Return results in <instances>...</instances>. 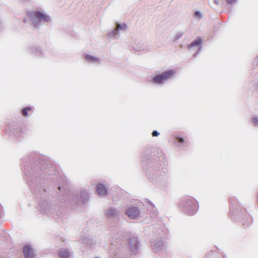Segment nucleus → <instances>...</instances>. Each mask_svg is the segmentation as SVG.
<instances>
[{
    "mask_svg": "<svg viewBox=\"0 0 258 258\" xmlns=\"http://www.w3.org/2000/svg\"><path fill=\"white\" fill-rule=\"evenodd\" d=\"M180 210L188 215L196 214L199 209L197 201L192 197H187L182 199L178 204Z\"/></svg>",
    "mask_w": 258,
    "mask_h": 258,
    "instance_id": "0eeeda50",
    "label": "nucleus"
},
{
    "mask_svg": "<svg viewBox=\"0 0 258 258\" xmlns=\"http://www.w3.org/2000/svg\"><path fill=\"white\" fill-rule=\"evenodd\" d=\"M143 207L142 202L136 200L134 203L127 206L124 211L128 218L132 220H139L142 218V210Z\"/></svg>",
    "mask_w": 258,
    "mask_h": 258,
    "instance_id": "6e6552de",
    "label": "nucleus"
},
{
    "mask_svg": "<svg viewBox=\"0 0 258 258\" xmlns=\"http://www.w3.org/2000/svg\"><path fill=\"white\" fill-rule=\"evenodd\" d=\"M251 121L255 126H258V116L255 115L253 116L251 119Z\"/></svg>",
    "mask_w": 258,
    "mask_h": 258,
    "instance_id": "4be33fe9",
    "label": "nucleus"
},
{
    "mask_svg": "<svg viewBox=\"0 0 258 258\" xmlns=\"http://www.w3.org/2000/svg\"><path fill=\"white\" fill-rule=\"evenodd\" d=\"M254 81H256V82H257V84H254V87L256 89H258V78H255V79H254Z\"/></svg>",
    "mask_w": 258,
    "mask_h": 258,
    "instance_id": "c85d7f7f",
    "label": "nucleus"
},
{
    "mask_svg": "<svg viewBox=\"0 0 258 258\" xmlns=\"http://www.w3.org/2000/svg\"><path fill=\"white\" fill-rule=\"evenodd\" d=\"M160 135L159 132L156 130H154L152 133V136L153 137H158Z\"/></svg>",
    "mask_w": 258,
    "mask_h": 258,
    "instance_id": "bb28decb",
    "label": "nucleus"
},
{
    "mask_svg": "<svg viewBox=\"0 0 258 258\" xmlns=\"http://www.w3.org/2000/svg\"><path fill=\"white\" fill-rule=\"evenodd\" d=\"M194 16L199 19H201L203 17V14L200 11H197L194 13Z\"/></svg>",
    "mask_w": 258,
    "mask_h": 258,
    "instance_id": "5701e85b",
    "label": "nucleus"
},
{
    "mask_svg": "<svg viewBox=\"0 0 258 258\" xmlns=\"http://www.w3.org/2000/svg\"><path fill=\"white\" fill-rule=\"evenodd\" d=\"M183 35V32H178L177 33L176 35L175 36V37L173 39L174 41H175L179 39H180Z\"/></svg>",
    "mask_w": 258,
    "mask_h": 258,
    "instance_id": "b1692460",
    "label": "nucleus"
},
{
    "mask_svg": "<svg viewBox=\"0 0 258 258\" xmlns=\"http://www.w3.org/2000/svg\"><path fill=\"white\" fill-rule=\"evenodd\" d=\"M254 79H253V80H252L251 82H250V85L251 86V87H252L253 89H256L254 87V84H257V82L256 81H254Z\"/></svg>",
    "mask_w": 258,
    "mask_h": 258,
    "instance_id": "cd10ccee",
    "label": "nucleus"
},
{
    "mask_svg": "<svg viewBox=\"0 0 258 258\" xmlns=\"http://www.w3.org/2000/svg\"><path fill=\"white\" fill-rule=\"evenodd\" d=\"M126 236L127 233L119 227L115 226L111 231L110 233V237L112 239L110 247V258H125L128 254L132 255L138 253L140 246L139 240L136 237H131L128 240V247L126 248L125 242L123 241Z\"/></svg>",
    "mask_w": 258,
    "mask_h": 258,
    "instance_id": "7ed1b4c3",
    "label": "nucleus"
},
{
    "mask_svg": "<svg viewBox=\"0 0 258 258\" xmlns=\"http://www.w3.org/2000/svg\"><path fill=\"white\" fill-rule=\"evenodd\" d=\"M81 240L87 248L92 249L95 246L96 240L91 235L84 234L81 236Z\"/></svg>",
    "mask_w": 258,
    "mask_h": 258,
    "instance_id": "ddd939ff",
    "label": "nucleus"
},
{
    "mask_svg": "<svg viewBox=\"0 0 258 258\" xmlns=\"http://www.w3.org/2000/svg\"><path fill=\"white\" fill-rule=\"evenodd\" d=\"M32 107L31 106H26L24 107L21 110V114L24 117L29 116L28 111L32 110Z\"/></svg>",
    "mask_w": 258,
    "mask_h": 258,
    "instance_id": "412c9836",
    "label": "nucleus"
},
{
    "mask_svg": "<svg viewBox=\"0 0 258 258\" xmlns=\"http://www.w3.org/2000/svg\"><path fill=\"white\" fill-rule=\"evenodd\" d=\"M126 29L127 25L125 23L121 24L117 22L115 24V27L108 33V36L109 38L117 39L119 37V31H125Z\"/></svg>",
    "mask_w": 258,
    "mask_h": 258,
    "instance_id": "f8f14e48",
    "label": "nucleus"
},
{
    "mask_svg": "<svg viewBox=\"0 0 258 258\" xmlns=\"http://www.w3.org/2000/svg\"><path fill=\"white\" fill-rule=\"evenodd\" d=\"M58 254L61 258H69L70 256V253L67 248H62L58 251Z\"/></svg>",
    "mask_w": 258,
    "mask_h": 258,
    "instance_id": "a211bd4d",
    "label": "nucleus"
},
{
    "mask_svg": "<svg viewBox=\"0 0 258 258\" xmlns=\"http://www.w3.org/2000/svg\"><path fill=\"white\" fill-rule=\"evenodd\" d=\"M145 235L150 237L151 246L155 253L163 252L165 249L168 229L161 222L145 228Z\"/></svg>",
    "mask_w": 258,
    "mask_h": 258,
    "instance_id": "20e7f679",
    "label": "nucleus"
},
{
    "mask_svg": "<svg viewBox=\"0 0 258 258\" xmlns=\"http://www.w3.org/2000/svg\"><path fill=\"white\" fill-rule=\"evenodd\" d=\"M252 64L254 67H257L258 66V55L253 60Z\"/></svg>",
    "mask_w": 258,
    "mask_h": 258,
    "instance_id": "393cba45",
    "label": "nucleus"
},
{
    "mask_svg": "<svg viewBox=\"0 0 258 258\" xmlns=\"http://www.w3.org/2000/svg\"><path fill=\"white\" fill-rule=\"evenodd\" d=\"M2 214V209L1 206H0V218L1 217Z\"/></svg>",
    "mask_w": 258,
    "mask_h": 258,
    "instance_id": "c756f323",
    "label": "nucleus"
},
{
    "mask_svg": "<svg viewBox=\"0 0 258 258\" xmlns=\"http://www.w3.org/2000/svg\"><path fill=\"white\" fill-rule=\"evenodd\" d=\"M237 1V0H226L227 4L229 5H233L235 3H236Z\"/></svg>",
    "mask_w": 258,
    "mask_h": 258,
    "instance_id": "a878e982",
    "label": "nucleus"
},
{
    "mask_svg": "<svg viewBox=\"0 0 258 258\" xmlns=\"http://www.w3.org/2000/svg\"><path fill=\"white\" fill-rule=\"evenodd\" d=\"M230 216L233 219H241L240 221L243 226H249L252 223V218L248 214L245 210L239 204L235 198L229 199Z\"/></svg>",
    "mask_w": 258,
    "mask_h": 258,
    "instance_id": "39448f33",
    "label": "nucleus"
},
{
    "mask_svg": "<svg viewBox=\"0 0 258 258\" xmlns=\"http://www.w3.org/2000/svg\"><path fill=\"white\" fill-rule=\"evenodd\" d=\"M96 191L99 196H106L108 193L107 187L104 183H99L96 186Z\"/></svg>",
    "mask_w": 258,
    "mask_h": 258,
    "instance_id": "dca6fc26",
    "label": "nucleus"
},
{
    "mask_svg": "<svg viewBox=\"0 0 258 258\" xmlns=\"http://www.w3.org/2000/svg\"><path fill=\"white\" fill-rule=\"evenodd\" d=\"M23 254L25 258H34L35 256L33 248L29 244L24 247Z\"/></svg>",
    "mask_w": 258,
    "mask_h": 258,
    "instance_id": "2eb2a0df",
    "label": "nucleus"
},
{
    "mask_svg": "<svg viewBox=\"0 0 258 258\" xmlns=\"http://www.w3.org/2000/svg\"><path fill=\"white\" fill-rule=\"evenodd\" d=\"M27 15L30 20V25L37 29L41 27L42 23L48 24L51 22L49 15L39 11L28 12Z\"/></svg>",
    "mask_w": 258,
    "mask_h": 258,
    "instance_id": "423d86ee",
    "label": "nucleus"
},
{
    "mask_svg": "<svg viewBox=\"0 0 258 258\" xmlns=\"http://www.w3.org/2000/svg\"><path fill=\"white\" fill-rule=\"evenodd\" d=\"M175 72L173 70H169L156 75L154 77L151 82L152 84L162 85L166 81L171 79L174 76Z\"/></svg>",
    "mask_w": 258,
    "mask_h": 258,
    "instance_id": "1a4fd4ad",
    "label": "nucleus"
},
{
    "mask_svg": "<svg viewBox=\"0 0 258 258\" xmlns=\"http://www.w3.org/2000/svg\"><path fill=\"white\" fill-rule=\"evenodd\" d=\"M175 140H176L178 146L180 147H185V144L186 143V142H185V140L182 137L176 135L174 136Z\"/></svg>",
    "mask_w": 258,
    "mask_h": 258,
    "instance_id": "6ab92c4d",
    "label": "nucleus"
},
{
    "mask_svg": "<svg viewBox=\"0 0 258 258\" xmlns=\"http://www.w3.org/2000/svg\"><path fill=\"white\" fill-rule=\"evenodd\" d=\"M119 211L114 207H110L104 211L105 217L109 220L118 221L119 219Z\"/></svg>",
    "mask_w": 258,
    "mask_h": 258,
    "instance_id": "9b49d317",
    "label": "nucleus"
},
{
    "mask_svg": "<svg viewBox=\"0 0 258 258\" xmlns=\"http://www.w3.org/2000/svg\"><path fill=\"white\" fill-rule=\"evenodd\" d=\"M143 168L155 186L163 189L170 184V173L165 165V154L161 150L146 147L141 154Z\"/></svg>",
    "mask_w": 258,
    "mask_h": 258,
    "instance_id": "f03ea898",
    "label": "nucleus"
},
{
    "mask_svg": "<svg viewBox=\"0 0 258 258\" xmlns=\"http://www.w3.org/2000/svg\"><path fill=\"white\" fill-rule=\"evenodd\" d=\"M214 3L216 5H218V4H219L218 1L217 0H214Z\"/></svg>",
    "mask_w": 258,
    "mask_h": 258,
    "instance_id": "7c9ffc66",
    "label": "nucleus"
},
{
    "mask_svg": "<svg viewBox=\"0 0 258 258\" xmlns=\"http://www.w3.org/2000/svg\"><path fill=\"white\" fill-rule=\"evenodd\" d=\"M23 171L30 189L38 200L39 210L42 215L54 217L56 205L59 203L71 206L79 204V194L83 203L89 199L86 189L81 190L80 192L71 190L67 195H61L63 188L59 183L60 178L55 166L39 155L24 161Z\"/></svg>",
    "mask_w": 258,
    "mask_h": 258,
    "instance_id": "f257e3e1",
    "label": "nucleus"
},
{
    "mask_svg": "<svg viewBox=\"0 0 258 258\" xmlns=\"http://www.w3.org/2000/svg\"><path fill=\"white\" fill-rule=\"evenodd\" d=\"M30 52L35 54L38 57L43 56L44 55L43 51L39 46H30L28 48Z\"/></svg>",
    "mask_w": 258,
    "mask_h": 258,
    "instance_id": "f3484780",
    "label": "nucleus"
},
{
    "mask_svg": "<svg viewBox=\"0 0 258 258\" xmlns=\"http://www.w3.org/2000/svg\"><path fill=\"white\" fill-rule=\"evenodd\" d=\"M24 22L25 23H26V20H25V19H24Z\"/></svg>",
    "mask_w": 258,
    "mask_h": 258,
    "instance_id": "473e14b6",
    "label": "nucleus"
},
{
    "mask_svg": "<svg viewBox=\"0 0 258 258\" xmlns=\"http://www.w3.org/2000/svg\"><path fill=\"white\" fill-rule=\"evenodd\" d=\"M9 131L7 133L11 138H18L21 137L23 134L19 123L17 121H13L11 122L9 125Z\"/></svg>",
    "mask_w": 258,
    "mask_h": 258,
    "instance_id": "9d476101",
    "label": "nucleus"
},
{
    "mask_svg": "<svg viewBox=\"0 0 258 258\" xmlns=\"http://www.w3.org/2000/svg\"><path fill=\"white\" fill-rule=\"evenodd\" d=\"M85 58L89 62L95 63L99 60V58L89 54H85Z\"/></svg>",
    "mask_w": 258,
    "mask_h": 258,
    "instance_id": "aec40b11",
    "label": "nucleus"
},
{
    "mask_svg": "<svg viewBox=\"0 0 258 258\" xmlns=\"http://www.w3.org/2000/svg\"><path fill=\"white\" fill-rule=\"evenodd\" d=\"M203 40L201 37H198L194 40L190 44L188 45V48L191 50L193 48L199 47L197 51L194 54L193 56L196 57L197 55L200 53L202 50V44Z\"/></svg>",
    "mask_w": 258,
    "mask_h": 258,
    "instance_id": "4468645a",
    "label": "nucleus"
},
{
    "mask_svg": "<svg viewBox=\"0 0 258 258\" xmlns=\"http://www.w3.org/2000/svg\"><path fill=\"white\" fill-rule=\"evenodd\" d=\"M150 205L151 207L154 208V205L152 203H150Z\"/></svg>",
    "mask_w": 258,
    "mask_h": 258,
    "instance_id": "2f4dec72",
    "label": "nucleus"
}]
</instances>
